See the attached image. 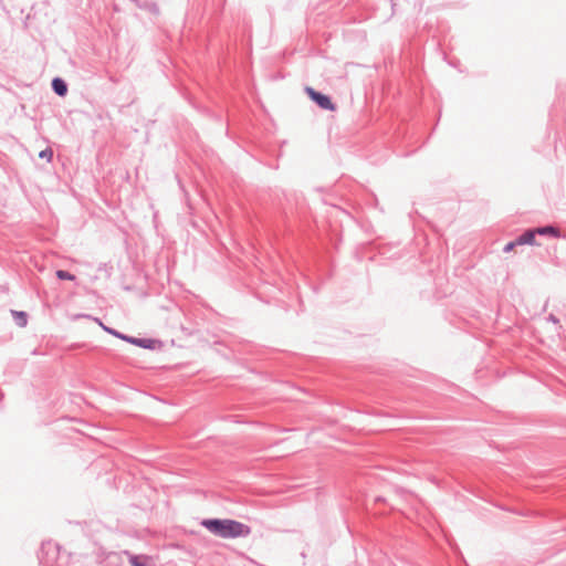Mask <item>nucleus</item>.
<instances>
[{"label": "nucleus", "instance_id": "1", "mask_svg": "<svg viewBox=\"0 0 566 566\" xmlns=\"http://www.w3.org/2000/svg\"><path fill=\"white\" fill-rule=\"evenodd\" d=\"M201 525L210 533L222 538L245 537L251 533V528L234 520L206 518Z\"/></svg>", "mask_w": 566, "mask_h": 566}, {"label": "nucleus", "instance_id": "2", "mask_svg": "<svg viewBox=\"0 0 566 566\" xmlns=\"http://www.w3.org/2000/svg\"><path fill=\"white\" fill-rule=\"evenodd\" d=\"M60 547L53 542L43 543L39 553V559L43 566H59L57 557Z\"/></svg>", "mask_w": 566, "mask_h": 566}, {"label": "nucleus", "instance_id": "3", "mask_svg": "<svg viewBox=\"0 0 566 566\" xmlns=\"http://www.w3.org/2000/svg\"><path fill=\"white\" fill-rule=\"evenodd\" d=\"M305 92L310 98L314 101L322 109L335 111L336 106L329 96L315 91L313 87H306Z\"/></svg>", "mask_w": 566, "mask_h": 566}, {"label": "nucleus", "instance_id": "4", "mask_svg": "<svg viewBox=\"0 0 566 566\" xmlns=\"http://www.w3.org/2000/svg\"><path fill=\"white\" fill-rule=\"evenodd\" d=\"M535 237H536L535 229H528L524 233H522L521 235H518L516 238V243L520 245H524V244L534 245Z\"/></svg>", "mask_w": 566, "mask_h": 566}, {"label": "nucleus", "instance_id": "5", "mask_svg": "<svg viewBox=\"0 0 566 566\" xmlns=\"http://www.w3.org/2000/svg\"><path fill=\"white\" fill-rule=\"evenodd\" d=\"M122 339L143 348H151L153 344V340L149 338H136L127 335H124Z\"/></svg>", "mask_w": 566, "mask_h": 566}, {"label": "nucleus", "instance_id": "6", "mask_svg": "<svg viewBox=\"0 0 566 566\" xmlns=\"http://www.w3.org/2000/svg\"><path fill=\"white\" fill-rule=\"evenodd\" d=\"M52 88H53L54 93L56 95H59V96H65L66 93H67V85L60 77L53 78V81H52Z\"/></svg>", "mask_w": 566, "mask_h": 566}, {"label": "nucleus", "instance_id": "7", "mask_svg": "<svg viewBox=\"0 0 566 566\" xmlns=\"http://www.w3.org/2000/svg\"><path fill=\"white\" fill-rule=\"evenodd\" d=\"M535 231H536V234H539V235H551L554 238L560 237L559 229L556 227H553V226L535 228Z\"/></svg>", "mask_w": 566, "mask_h": 566}, {"label": "nucleus", "instance_id": "8", "mask_svg": "<svg viewBox=\"0 0 566 566\" xmlns=\"http://www.w3.org/2000/svg\"><path fill=\"white\" fill-rule=\"evenodd\" d=\"M125 554L128 556V560L132 566H146V563L144 562L147 558L146 556L134 555L129 552H125Z\"/></svg>", "mask_w": 566, "mask_h": 566}, {"label": "nucleus", "instance_id": "9", "mask_svg": "<svg viewBox=\"0 0 566 566\" xmlns=\"http://www.w3.org/2000/svg\"><path fill=\"white\" fill-rule=\"evenodd\" d=\"M94 321H95V322H96V323H97V324H98V325H99V326H101V327H102L106 333H108V334H111V335H113V336H115V337H117V338H120V339L123 338L124 334H122V333H119V332H117V331L113 329L112 327H107L106 325H104V324H103V322H102L99 318L95 317V318H94Z\"/></svg>", "mask_w": 566, "mask_h": 566}, {"label": "nucleus", "instance_id": "10", "mask_svg": "<svg viewBox=\"0 0 566 566\" xmlns=\"http://www.w3.org/2000/svg\"><path fill=\"white\" fill-rule=\"evenodd\" d=\"M14 317H15V321H17V324L21 327H24L28 323V315L25 312H18V311H13L12 312Z\"/></svg>", "mask_w": 566, "mask_h": 566}, {"label": "nucleus", "instance_id": "11", "mask_svg": "<svg viewBox=\"0 0 566 566\" xmlns=\"http://www.w3.org/2000/svg\"><path fill=\"white\" fill-rule=\"evenodd\" d=\"M55 274H56V277L59 280H67V281H74L75 280V275H73L70 272L64 271V270H57L55 272Z\"/></svg>", "mask_w": 566, "mask_h": 566}, {"label": "nucleus", "instance_id": "12", "mask_svg": "<svg viewBox=\"0 0 566 566\" xmlns=\"http://www.w3.org/2000/svg\"><path fill=\"white\" fill-rule=\"evenodd\" d=\"M39 157L42 159H46L48 161H51L52 157H53V151L51 148H46V149L40 151Z\"/></svg>", "mask_w": 566, "mask_h": 566}, {"label": "nucleus", "instance_id": "13", "mask_svg": "<svg viewBox=\"0 0 566 566\" xmlns=\"http://www.w3.org/2000/svg\"><path fill=\"white\" fill-rule=\"evenodd\" d=\"M518 244L516 243V239L514 241H511L509 243H506L503 248V252L505 253H509L511 252L515 247H517Z\"/></svg>", "mask_w": 566, "mask_h": 566}]
</instances>
